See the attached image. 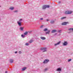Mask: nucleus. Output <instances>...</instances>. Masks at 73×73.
I'll return each mask as SVG.
<instances>
[{
	"label": "nucleus",
	"mask_w": 73,
	"mask_h": 73,
	"mask_svg": "<svg viewBox=\"0 0 73 73\" xmlns=\"http://www.w3.org/2000/svg\"><path fill=\"white\" fill-rule=\"evenodd\" d=\"M23 21V19H19V21L17 22V23L19 27L21 26V21Z\"/></svg>",
	"instance_id": "obj_1"
},
{
	"label": "nucleus",
	"mask_w": 73,
	"mask_h": 73,
	"mask_svg": "<svg viewBox=\"0 0 73 73\" xmlns=\"http://www.w3.org/2000/svg\"><path fill=\"white\" fill-rule=\"evenodd\" d=\"M72 13V11H67L65 12L64 14H65L66 15H68L69 14H71Z\"/></svg>",
	"instance_id": "obj_2"
},
{
	"label": "nucleus",
	"mask_w": 73,
	"mask_h": 73,
	"mask_svg": "<svg viewBox=\"0 0 73 73\" xmlns=\"http://www.w3.org/2000/svg\"><path fill=\"white\" fill-rule=\"evenodd\" d=\"M40 50H43V52H46L47 50H46V48H41Z\"/></svg>",
	"instance_id": "obj_3"
},
{
	"label": "nucleus",
	"mask_w": 73,
	"mask_h": 73,
	"mask_svg": "<svg viewBox=\"0 0 73 73\" xmlns=\"http://www.w3.org/2000/svg\"><path fill=\"white\" fill-rule=\"evenodd\" d=\"M49 61V60H48L45 59L44 60L43 63V64H47L48 62Z\"/></svg>",
	"instance_id": "obj_4"
},
{
	"label": "nucleus",
	"mask_w": 73,
	"mask_h": 73,
	"mask_svg": "<svg viewBox=\"0 0 73 73\" xmlns=\"http://www.w3.org/2000/svg\"><path fill=\"white\" fill-rule=\"evenodd\" d=\"M63 45H64V46L67 45H68V42L67 41H64V43H63Z\"/></svg>",
	"instance_id": "obj_5"
},
{
	"label": "nucleus",
	"mask_w": 73,
	"mask_h": 73,
	"mask_svg": "<svg viewBox=\"0 0 73 73\" xmlns=\"http://www.w3.org/2000/svg\"><path fill=\"white\" fill-rule=\"evenodd\" d=\"M54 20H52L50 22V24H54Z\"/></svg>",
	"instance_id": "obj_6"
},
{
	"label": "nucleus",
	"mask_w": 73,
	"mask_h": 73,
	"mask_svg": "<svg viewBox=\"0 0 73 73\" xmlns=\"http://www.w3.org/2000/svg\"><path fill=\"white\" fill-rule=\"evenodd\" d=\"M40 39H41V40H45L46 39V38L45 37H43V36H41L40 37Z\"/></svg>",
	"instance_id": "obj_7"
},
{
	"label": "nucleus",
	"mask_w": 73,
	"mask_h": 73,
	"mask_svg": "<svg viewBox=\"0 0 73 73\" xmlns=\"http://www.w3.org/2000/svg\"><path fill=\"white\" fill-rule=\"evenodd\" d=\"M9 9L11 11H13L14 9V7H10Z\"/></svg>",
	"instance_id": "obj_8"
},
{
	"label": "nucleus",
	"mask_w": 73,
	"mask_h": 73,
	"mask_svg": "<svg viewBox=\"0 0 73 73\" xmlns=\"http://www.w3.org/2000/svg\"><path fill=\"white\" fill-rule=\"evenodd\" d=\"M24 27H21L19 28V29L21 31H23V29H24Z\"/></svg>",
	"instance_id": "obj_9"
},
{
	"label": "nucleus",
	"mask_w": 73,
	"mask_h": 73,
	"mask_svg": "<svg viewBox=\"0 0 73 73\" xmlns=\"http://www.w3.org/2000/svg\"><path fill=\"white\" fill-rule=\"evenodd\" d=\"M67 23H68V22H64L62 24V25H65L66 24H67Z\"/></svg>",
	"instance_id": "obj_10"
},
{
	"label": "nucleus",
	"mask_w": 73,
	"mask_h": 73,
	"mask_svg": "<svg viewBox=\"0 0 73 73\" xmlns=\"http://www.w3.org/2000/svg\"><path fill=\"white\" fill-rule=\"evenodd\" d=\"M61 42L60 41L59 42H57L56 44H54V46H56V45H59L60 44Z\"/></svg>",
	"instance_id": "obj_11"
},
{
	"label": "nucleus",
	"mask_w": 73,
	"mask_h": 73,
	"mask_svg": "<svg viewBox=\"0 0 73 73\" xmlns=\"http://www.w3.org/2000/svg\"><path fill=\"white\" fill-rule=\"evenodd\" d=\"M57 32V30H54L52 31L51 33H55V32Z\"/></svg>",
	"instance_id": "obj_12"
},
{
	"label": "nucleus",
	"mask_w": 73,
	"mask_h": 73,
	"mask_svg": "<svg viewBox=\"0 0 73 73\" xmlns=\"http://www.w3.org/2000/svg\"><path fill=\"white\" fill-rule=\"evenodd\" d=\"M9 61H10V63H12L13 62V60L10 59L9 60Z\"/></svg>",
	"instance_id": "obj_13"
},
{
	"label": "nucleus",
	"mask_w": 73,
	"mask_h": 73,
	"mask_svg": "<svg viewBox=\"0 0 73 73\" xmlns=\"http://www.w3.org/2000/svg\"><path fill=\"white\" fill-rule=\"evenodd\" d=\"M56 71H61V68H58L56 69Z\"/></svg>",
	"instance_id": "obj_14"
},
{
	"label": "nucleus",
	"mask_w": 73,
	"mask_h": 73,
	"mask_svg": "<svg viewBox=\"0 0 73 73\" xmlns=\"http://www.w3.org/2000/svg\"><path fill=\"white\" fill-rule=\"evenodd\" d=\"M32 42H33V40H31L29 42V44H31L32 43Z\"/></svg>",
	"instance_id": "obj_15"
},
{
	"label": "nucleus",
	"mask_w": 73,
	"mask_h": 73,
	"mask_svg": "<svg viewBox=\"0 0 73 73\" xmlns=\"http://www.w3.org/2000/svg\"><path fill=\"white\" fill-rule=\"evenodd\" d=\"M46 6L45 5H44L42 7V9H46Z\"/></svg>",
	"instance_id": "obj_16"
},
{
	"label": "nucleus",
	"mask_w": 73,
	"mask_h": 73,
	"mask_svg": "<svg viewBox=\"0 0 73 73\" xmlns=\"http://www.w3.org/2000/svg\"><path fill=\"white\" fill-rule=\"evenodd\" d=\"M66 17H62L61 18V20H63V19H66Z\"/></svg>",
	"instance_id": "obj_17"
},
{
	"label": "nucleus",
	"mask_w": 73,
	"mask_h": 73,
	"mask_svg": "<svg viewBox=\"0 0 73 73\" xmlns=\"http://www.w3.org/2000/svg\"><path fill=\"white\" fill-rule=\"evenodd\" d=\"M27 69V67H25L23 68L22 69V70L23 71H24V70H25V69Z\"/></svg>",
	"instance_id": "obj_18"
},
{
	"label": "nucleus",
	"mask_w": 73,
	"mask_h": 73,
	"mask_svg": "<svg viewBox=\"0 0 73 73\" xmlns=\"http://www.w3.org/2000/svg\"><path fill=\"white\" fill-rule=\"evenodd\" d=\"M50 30H48V32H46V34H49V33H50Z\"/></svg>",
	"instance_id": "obj_19"
},
{
	"label": "nucleus",
	"mask_w": 73,
	"mask_h": 73,
	"mask_svg": "<svg viewBox=\"0 0 73 73\" xmlns=\"http://www.w3.org/2000/svg\"><path fill=\"white\" fill-rule=\"evenodd\" d=\"M48 70V68H46L45 69L43 70L44 72H46V70Z\"/></svg>",
	"instance_id": "obj_20"
},
{
	"label": "nucleus",
	"mask_w": 73,
	"mask_h": 73,
	"mask_svg": "<svg viewBox=\"0 0 73 73\" xmlns=\"http://www.w3.org/2000/svg\"><path fill=\"white\" fill-rule=\"evenodd\" d=\"M28 34V32L26 31L24 33V35H27Z\"/></svg>",
	"instance_id": "obj_21"
},
{
	"label": "nucleus",
	"mask_w": 73,
	"mask_h": 73,
	"mask_svg": "<svg viewBox=\"0 0 73 73\" xmlns=\"http://www.w3.org/2000/svg\"><path fill=\"white\" fill-rule=\"evenodd\" d=\"M48 31V29H45L43 30V31H44V32H46V31Z\"/></svg>",
	"instance_id": "obj_22"
},
{
	"label": "nucleus",
	"mask_w": 73,
	"mask_h": 73,
	"mask_svg": "<svg viewBox=\"0 0 73 73\" xmlns=\"http://www.w3.org/2000/svg\"><path fill=\"white\" fill-rule=\"evenodd\" d=\"M68 31H73V28H71L68 29Z\"/></svg>",
	"instance_id": "obj_23"
},
{
	"label": "nucleus",
	"mask_w": 73,
	"mask_h": 73,
	"mask_svg": "<svg viewBox=\"0 0 73 73\" xmlns=\"http://www.w3.org/2000/svg\"><path fill=\"white\" fill-rule=\"evenodd\" d=\"M61 31V30H58V32H59V33H60Z\"/></svg>",
	"instance_id": "obj_24"
},
{
	"label": "nucleus",
	"mask_w": 73,
	"mask_h": 73,
	"mask_svg": "<svg viewBox=\"0 0 73 73\" xmlns=\"http://www.w3.org/2000/svg\"><path fill=\"white\" fill-rule=\"evenodd\" d=\"M70 61H72V59H69L68 60V62H70Z\"/></svg>",
	"instance_id": "obj_25"
},
{
	"label": "nucleus",
	"mask_w": 73,
	"mask_h": 73,
	"mask_svg": "<svg viewBox=\"0 0 73 73\" xmlns=\"http://www.w3.org/2000/svg\"><path fill=\"white\" fill-rule=\"evenodd\" d=\"M21 36L23 38H24V37H25V35H22Z\"/></svg>",
	"instance_id": "obj_26"
},
{
	"label": "nucleus",
	"mask_w": 73,
	"mask_h": 73,
	"mask_svg": "<svg viewBox=\"0 0 73 73\" xmlns=\"http://www.w3.org/2000/svg\"><path fill=\"white\" fill-rule=\"evenodd\" d=\"M14 12H15V13H17L18 12V11L17 10H16L14 11Z\"/></svg>",
	"instance_id": "obj_27"
},
{
	"label": "nucleus",
	"mask_w": 73,
	"mask_h": 73,
	"mask_svg": "<svg viewBox=\"0 0 73 73\" xmlns=\"http://www.w3.org/2000/svg\"><path fill=\"white\" fill-rule=\"evenodd\" d=\"M46 8H49V5H46Z\"/></svg>",
	"instance_id": "obj_28"
},
{
	"label": "nucleus",
	"mask_w": 73,
	"mask_h": 73,
	"mask_svg": "<svg viewBox=\"0 0 73 73\" xmlns=\"http://www.w3.org/2000/svg\"><path fill=\"white\" fill-rule=\"evenodd\" d=\"M22 52H21V51H19V54H21V53H22Z\"/></svg>",
	"instance_id": "obj_29"
},
{
	"label": "nucleus",
	"mask_w": 73,
	"mask_h": 73,
	"mask_svg": "<svg viewBox=\"0 0 73 73\" xmlns=\"http://www.w3.org/2000/svg\"><path fill=\"white\" fill-rule=\"evenodd\" d=\"M29 45V43H25V45Z\"/></svg>",
	"instance_id": "obj_30"
},
{
	"label": "nucleus",
	"mask_w": 73,
	"mask_h": 73,
	"mask_svg": "<svg viewBox=\"0 0 73 73\" xmlns=\"http://www.w3.org/2000/svg\"><path fill=\"white\" fill-rule=\"evenodd\" d=\"M43 27V26L42 25L40 27V28H42V27Z\"/></svg>",
	"instance_id": "obj_31"
},
{
	"label": "nucleus",
	"mask_w": 73,
	"mask_h": 73,
	"mask_svg": "<svg viewBox=\"0 0 73 73\" xmlns=\"http://www.w3.org/2000/svg\"><path fill=\"white\" fill-rule=\"evenodd\" d=\"M40 20H43V19L42 18H41L40 19Z\"/></svg>",
	"instance_id": "obj_32"
},
{
	"label": "nucleus",
	"mask_w": 73,
	"mask_h": 73,
	"mask_svg": "<svg viewBox=\"0 0 73 73\" xmlns=\"http://www.w3.org/2000/svg\"><path fill=\"white\" fill-rule=\"evenodd\" d=\"M58 4H60L61 3V2L60 1H59L58 2Z\"/></svg>",
	"instance_id": "obj_33"
},
{
	"label": "nucleus",
	"mask_w": 73,
	"mask_h": 73,
	"mask_svg": "<svg viewBox=\"0 0 73 73\" xmlns=\"http://www.w3.org/2000/svg\"><path fill=\"white\" fill-rule=\"evenodd\" d=\"M8 72L7 71H5V73H7Z\"/></svg>",
	"instance_id": "obj_34"
},
{
	"label": "nucleus",
	"mask_w": 73,
	"mask_h": 73,
	"mask_svg": "<svg viewBox=\"0 0 73 73\" xmlns=\"http://www.w3.org/2000/svg\"><path fill=\"white\" fill-rule=\"evenodd\" d=\"M17 53V51H16L15 52V53Z\"/></svg>",
	"instance_id": "obj_35"
},
{
	"label": "nucleus",
	"mask_w": 73,
	"mask_h": 73,
	"mask_svg": "<svg viewBox=\"0 0 73 73\" xmlns=\"http://www.w3.org/2000/svg\"><path fill=\"white\" fill-rule=\"evenodd\" d=\"M49 19H47V21H49Z\"/></svg>",
	"instance_id": "obj_36"
},
{
	"label": "nucleus",
	"mask_w": 73,
	"mask_h": 73,
	"mask_svg": "<svg viewBox=\"0 0 73 73\" xmlns=\"http://www.w3.org/2000/svg\"><path fill=\"white\" fill-rule=\"evenodd\" d=\"M57 33H56L55 34V35H57Z\"/></svg>",
	"instance_id": "obj_37"
},
{
	"label": "nucleus",
	"mask_w": 73,
	"mask_h": 73,
	"mask_svg": "<svg viewBox=\"0 0 73 73\" xmlns=\"http://www.w3.org/2000/svg\"><path fill=\"white\" fill-rule=\"evenodd\" d=\"M60 34L58 35L59 36H60Z\"/></svg>",
	"instance_id": "obj_38"
},
{
	"label": "nucleus",
	"mask_w": 73,
	"mask_h": 73,
	"mask_svg": "<svg viewBox=\"0 0 73 73\" xmlns=\"http://www.w3.org/2000/svg\"><path fill=\"white\" fill-rule=\"evenodd\" d=\"M59 72V73H60V72Z\"/></svg>",
	"instance_id": "obj_39"
},
{
	"label": "nucleus",
	"mask_w": 73,
	"mask_h": 73,
	"mask_svg": "<svg viewBox=\"0 0 73 73\" xmlns=\"http://www.w3.org/2000/svg\"><path fill=\"white\" fill-rule=\"evenodd\" d=\"M1 6H0V7H1Z\"/></svg>",
	"instance_id": "obj_40"
}]
</instances>
